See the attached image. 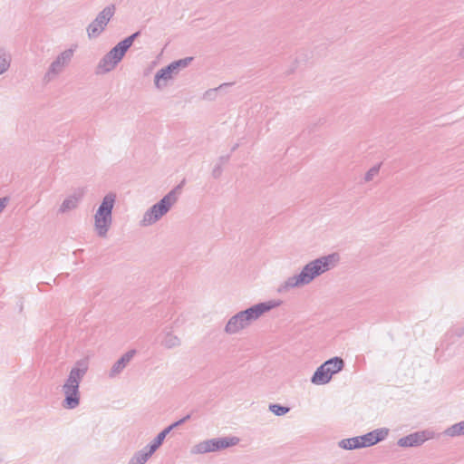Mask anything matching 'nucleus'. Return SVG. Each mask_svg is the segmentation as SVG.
<instances>
[{
  "mask_svg": "<svg viewBox=\"0 0 464 464\" xmlns=\"http://www.w3.org/2000/svg\"><path fill=\"white\" fill-rule=\"evenodd\" d=\"M75 48L76 46L66 49L57 55L49 65L44 76V82H49L53 81L64 71L72 59Z\"/></svg>",
  "mask_w": 464,
  "mask_h": 464,
  "instance_id": "obj_10",
  "label": "nucleus"
},
{
  "mask_svg": "<svg viewBox=\"0 0 464 464\" xmlns=\"http://www.w3.org/2000/svg\"><path fill=\"white\" fill-rule=\"evenodd\" d=\"M89 368L88 362L84 359L79 360L71 369L68 377L63 385L64 399L62 406L67 410H73L80 404L81 394L79 391L80 383L85 376Z\"/></svg>",
  "mask_w": 464,
  "mask_h": 464,
  "instance_id": "obj_3",
  "label": "nucleus"
},
{
  "mask_svg": "<svg viewBox=\"0 0 464 464\" xmlns=\"http://www.w3.org/2000/svg\"><path fill=\"white\" fill-rule=\"evenodd\" d=\"M229 158H230L229 155L219 157V159H218L219 163L218 164L222 165V164L227 163L229 160Z\"/></svg>",
  "mask_w": 464,
  "mask_h": 464,
  "instance_id": "obj_28",
  "label": "nucleus"
},
{
  "mask_svg": "<svg viewBox=\"0 0 464 464\" xmlns=\"http://www.w3.org/2000/svg\"><path fill=\"white\" fill-rule=\"evenodd\" d=\"M459 55L461 58H464V47H463L462 49H460V50H459Z\"/></svg>",
  "mask_w": 464,
  "mask_h": 464,
  "instance_id": "obj_34",
  "label": "nucleus"
},
{
  "mask_svg": "<svg viewBox=\"0 0 464 464\" xmlns=\"http://www.w3.org/2000/svg\"><path fill=\"white\" fill-rule=\"evenodd\" d=\"M163 430L167 433V434H169V432L171 430H173V428L171 427V425H169L168 427H166L165 429H163Z\"/></svg>",
  "mask_w": 464,
  "mask_h": 464,
  "instance_id": "obj_33",
  "label": "nucleus"
},
{
  "mask_svg": "<svg viewBox=\"0 0 464 464\" xmlns=\"http://www.w3.org/2000/svg\"><path fill=\"white\" fill-rule=\"evenodd\" d=\"M182 424H183V423H182L181 420L179 419V420H177V421H175V422L171 423L170 425H171V427H172V428H173V430H174L175 428H177V427H179V426H180V425H182Z\"/></svg>",
  "mask_w": 464,
  "mask_h": 464,
  "instance_id": "obj_30",
  "label": "nucleus"
},
{
  "mask_svg": "<svg viewBox=\"0 0 464 464\" xmlns=\"http://www.w3.org/2000/svg\"><path fill=\"white\" fill-rule=\"evenodd\" d=\"M238 442L239 439L234 436L213 438L198 443L193 447L191 452L195 454L217 452L236 446Z\"/></svg>",
  "mask_w": 464,
  "mask_h": 464,
  "instance_id": "obj_9",
  "label": "nucleus"
},
{
  "mask_svg": "<svg viewBox=\"0 0 464 464\" xmlns=\"http://www.w3.org/2000/svg\"><path fill=\"white\" fill-rule=\"evenodd\" d=\"M163 442L164 440L159 435H157L154 440L145 447L150 451V453L154 454L156 450L163 444Z\"/></svg>",
  "mask_w": 464,
  "mask_h": 464,
  "instance_id": "obj_23",
  "label": "nucleus"
},
{
  "mask_svg": "<svg viewBox=\"0 0 464 464\" xmlns=\"http://www.w3.org/2000/svg\"><path fill=\"white\" fill-rule=\"evenodd\" d=\"M193 57H185L179 60L171 62L167 66L160 69L154 76V85L157 89L162 90L168 85V82L175 75H177L180 70L188 67L192 62Z\"/></svg>",
  "mask_w": 464,
  "mask_h": 464,
  "instance_id": "obj_8",
  "label": "nucleus"
},
{
  "mask_svg": "<svg viewBox=\"0 0 464 464\" xmlns=\"http://www.w3.org/2000/svg\"><path fill=\"white\" fill-rule=\"evenodd\" d=\"M11 55L5 49H0V75L5 73L10 67Z\"/></svg>",
  "mask_w": 464,
  "mask_h": 464,
  "instance_id": "obj_19",
  "label": "nucleus"
},
{
  "mask_svg": "<svg viewBox=\"0 0 464 464\" xmlns=\"http://www.w3.org/2000/svg\"><path fill=\"white\" fill-rule=\"evenodd\" d=\"M160 343L167 349H173L180 346L181 340L171 331H166L163 333V337L160 341Z\"/></svg>",
  "mask_w": 464,
  "mask_h": 464,
  "instance_id": "obj_16",
  "label": "nucleus"
},
{
  "mask_svg": "<svg viewBox=\"0 0 464 464\" xmlns=\"http://www.w3.org/2000/svg\"><path fill=\"white\" fill-rule=\"evenodd\" d=\"M444 434L449 437H458L464 435V425L462 421L455 423L444 430Z\"/></svg>",
  "mask_w": 464,
  "mask_h": 464,
  "instance_id": "obj_20",
  "label": "nucleus"
},
{
  "mask_svg": "<svg viewBox=\"0 0 464 464\" xmlns=\"http://www.w3.org/2000/svg\"><path fill=\"white\" fill-rule=\"evenodd\" d=\"M185 182L186 180L183 179L179 184H178L169 192H168L160 201L147 209L140 221L141 226L148 227L153 225L164 215H166L170 210L172 206L177 202L179 196L180 195L185 185Z\"/></svg>",
  "mask_w": 464,
  "mask_h": 464,
  "instance_id": "obj_4",
  "label": "nucleus"
},
{
  "mask_svg": "<svg viewBox=\"0 0 464 464\" xmlns=\"http://www.w3.org/2000/svg\"><path fill=\"white\" fill-rule=\"evenodd\" d=\"M115 10L114 5H109L97 14L96 18L86 28L89 38H96L105 30L108 23L114 15Z\"/></svg>",
  "mask_w": 464,
  "mask_h": 464,
  "instance_id": "obj_11",
  "label": "nucleus"
},
{
  "mask_svg": "<svg viewBox=\"0 0 464 464\" xmlns=\"http://www.w3.org/2000/svg\"><path fill=\"white\" fill-rule=\"evenodd\" d=\"M326 362L331 363V365H329V368L331 372L333 371V376L343 371L345 365L343 359L339 356L330 358L326 360Z\"/></svg>",
  "mask_w": 464,
  "mask_h": 464,
  "instance_id": "obj_18",
  "label": "nucleus"
},
{
  "mask_svg": "<svg viewBox=\"0 0 464 464\" xmlns=\"http://www.w3.org/2000/svg\"><path fill=\"white\" fill-rule=\"evenodd\" d=\"M338 261L339 255L337 253L315 258L307 263L299 274L288 277L283 287L289 289L308 285L317 276L334 267Z\"/></svg>",
  "mask_w": 464,
  "mask_h": 464,
  "instance_id": "obj_1",
  "label": "nucleus"
},
{
  "mask_svg": "<svg viewBox=\"0 0 464 464\" xmlns=\"http://www.w3.org/2000/svg\"><path fill=\"white\" fill-rule=\"evenodd\" d=\"M238 147V144H235L232 149H231V151H235Z\"/></svg>",
  "mask_w": 464,
  "mask_h": 464,
  "instance_id": "obj_35",
  "label": "nucleus"
},
{
  "mask_svg": "<svg viewBox=\"0 0 464 464\" xmlns=\"http://www.w3.org/2000/svg\"><path fill=\"white\" fill-rule=\"evenodd\" d=\"M158 435L164 440L168 434L162 430Z\"/></svg>",
  "mask_w": 464,
  "mask_h": 464,
  "instance_id": "obj_31",
  "label": "nucleus"
},
{
  "mask_svg": "<svg viewBox=\"0 0 464 464\" xmlns=\"http://www.w3.org/2000/svg\"><path fill=\"white\" fill-rule=\"evenodd\" d=\"M232 83H223L220 84L218 88L209 89L204 93V99L206 100H214L216 98V93L218 92H221L224 89L230 87Z\"/></svg>",
  "mask_w": 464,
  "mask_h": 464,
  "instance_id": "obj_22",
  "label": "nucleus"
},
{
  "mask_svg": "<svg viewBox=\"0 0 464 464\" xmlns=\"http://www.w3.org/2000/svg\"><path fill=\"white\" fill-rule=\"evenodd\" d=\"M158 435L164 440L168 434L162 430Z\"/></svg>",
  "mask_w": 464,
  "mask_h": 464,
  "instance_id": "obj_32",
  "label": "nucleus"
},
{
  "mask_svg": "<svg viewBox=\"0 0 464 464\" xmlns=\"http://www.w3.org/2000/svg\"><path fill=\"white\" fill-rule=\"evenodd\" d=\"M115 200L114 193L105 195L94 215V227L100 237H105L111 227Z\"/></svg>",
  "mask_w": 464,
  "mask_h": 464,
  "instance_id": "obj_6",
  "label": "nucleus"
},
{
  "mask_svg": "<svg viewBox=\"0 0 464 464\" xmlns=\"http://www.w3.org/2000/svg\"><path fill=\"white\" fill-rule=\"evenodd\" d=\"M431 438L432 433L429 430L415 431L399 439L397 445L401 448L419 447Z\"/></svg>",
  "mask_w": 464,
  "mask_h": 464,
  "instance_id": "obj_12",
  "label": "nucleus"
},
{
  "mask_svg": "<svg viewBox=\"0 0 464 464\" xmlns=\"http://www.w3.org/2000/svg\"><path fill=\"white\" fill-rule=\"evenodd\" d=\"M269 411L276 416H284L290 411V408L278 403H271L269 405Z\"/></svg>",
  "mask_w": 464,
  "mask_h": 464,
  "instance_id": "obj_21",
  "label": "nucleus"
},
{
  "mask_svg": "<svg viewBox=\"0 0 464 464\" xmlns=\"http://www.w3.org/2000/svg\"><path fill=\"white\" fill-rule=\"evenodd\" d=\"M380 166V164L374 165L365 173V181H371L373 179V178L379 173Z\"/></svg>",
  "mask_w": 464,
  "mask_h": 464,
  "instance_id": "obj_24",
  "label": "nucleus"
},
{
  "mask_svg": "<svg viewBox=\"0 0 464 464\" xmlns=\"http://www.w3.org/2000/svg\"><path fill=\"white\" fill-rule=\"evenodd\" d=\"M82 197V192H79V194H73L72 196H69L68 198H66L60 208H59V212L60 213H66L70 210H72L74 208H77L81 198Z\"/></svg>",
  "mask_w": 464,
  "mask_h": 464,
  "instance_id": "obj_15",
  "label": "nucleus"
},
{
  "mask_svg": "<svg viewBox=\"0 0 464 464\" xmlns=\"http://www.w3.org/2000/svg\"><path fill=\"white\" fill-rule=\"evenodd\" d=\"M280 304V301L269 300L251 305L250 307L231 316L227 321L224 331L228 334H237L240 330L247 327L252 322L257 320L266 313L279 306Z\"/></svg>",
  "mask_w": 464,
  "mask_h": 464,
  "instance_id": "obj_2",
  "label": "nucleus"
},
{
  "mask_svg": "<svg viewBox=\"0 0 464 464\" xmlns=\"http://www.w3.org/2000/svg\"><path fill=\"white\" fill-rule=\"evenodd\" d=\"M191 419V413H188L187 415H185L183 418H181V421L182 423L184 424L185 422H187L188 420H189Z\"/></svg>",
  "mask_w": 464,
  "mask_h": 464,
  "instance_id": "obj_29",
  "label": "nucleus"
},
{
  "mask_svg": "<svg viewBox=\"0 0 464 464\" xmlns=\"http://www.w3.org/2000/svg\"><path fill=\"white\" fill-rule=\"evenodd\" d=\"M389 431L388 428H379L361 436L343 439L338 442V446L346 450L371 447L384 440Z\"/></svg>",
  "mask_w": 464,
  "mask_h": 464,
  "instance_id": "obj_7",
  "label": "nucleus"
},
{
  "mask_svg": "<svg viewBox=\"0 0 464 464\" xmlns=\"http://www.w3.org/2000/svg\"><path fill=\"white\" fill-rule=\"evenodd\" d=\"M222 174V168L220 164H217L212 170V177L214 179H218Z\"/></svg>",
  "mask_w": 464,
  "mask_h": 464,
  "instance_id": "obj_26",
  "label": "nucleus"
},
{
  "mask_svg": "<svg viewBox=\"0 0 464 464\" xmlns=\"http://www.w3.org/2000/svg\"><path fill=\"white\" fill-rule=\"evenodd\" d=\"M329 365L331 363L326 361L323 362L311 377V382L315 385H324L330 382L333 378V371H330Z\"/></svg>",
  "mask_w": 464,
  "mask_h": 464,
  "instance_id": "obj_13",
  "label": "nucleus"
},
{
  "mask_svg": "<svg viewBox=\"0 0 464 464\" xmlns=\"http://www.w3.org/2000/svg\"><path fill=\"white\" fill-rule=\"evenodd\" d=\"M152 455L153 454L144 447L134 454V456L130 459L129 464H145Z\"/></svg>",
  "mask_w": 464,
  "mask_h": 464,
  "instance_id": "obj_17",
  "label": "nucleus"
},
{
  "mask_svg": "<svg viewBox=\"0 0 464 464\" xmlns=\"http://www.w3.org/2000/svg\"><path fill=\"white\" fill-rule=\"evenodd\" d=\"M135 354L136 350L132 349L126 352L123 355H121V358L118 359L111 366V371L109 372V376L111 378H114L117 375H119L128 365V363L131 361Z\"/></svg>",
  "mask_w": 464,
  "mask_h": 464,
  "instance_id": "obj_14",
  "label": "nucleus"
},
{
  "mask_svg": "<svg viewBox=\"0 0 464 464\" xmlns=\"http://www.w3.org/2000/svg\"><path fill=\"white\" fill-rule=\"evenodd\" d=\"M140 35V31H137L127 36L113 46L99 62L97 66L98 73H106L112 71L117 64L123 59L127 51L133 44L134 41Z\"/></svg>",
  "mask_w": 464,
  "mask_h": 464,
  "instance_id": "obj_5",
  "label": "nucleus"
},
{
  "mask_svg": "<svg viewBox=\"0 0 464 464\" xmlns=\"http://www.w3.org/2000/svg\"><path fill=\"white\" fill-rule=\"evenodd\" d=\"M8 199L6 198H0V213L3 211V209L5 208L7 204Z\"/></svg>",
  "mask_w": 464,
  "mask_h": 464,
  "instance_id": "obj_27",
  "label": "nucleus"
},
{
  "mask_svg": "<svg viewBox=\"0 0 464 464\" xmlns=\"http://www.w3.org/2000/svg\"><path fill=\"white\" fill-rule=\"evenodd\" d=\"M450 334L457 337H462L464 335V325L451 329Z\"/></svg>",
  "mask_w": 464,
  "mask_h": 464,
  "instance_id": "obj_25",
  "label": "nucleus"
}]
</instances>
